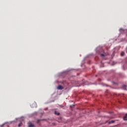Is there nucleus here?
I'll use <instances>...</instances> for the list:
<instances>
[{
    "label": "nucleus",
    "instance_id": "1",
    "mask_svg": "<svg viewBox=\"0 0 127 127\" xmlns=\"http://www.w3.org/2000/svg\"><path fill=\"white\" fill-rule=\"evenodd\" d=\"M58 90H63L64 89V87L62 86V85H59L57 87Z\"/></svg>",
    "mask_w": 127,
    "mask_h": 127
},
{
    "label": "nucleus",
    "instance_id": "2",
    "mask_svg": "<svg viewBox=\"0 0 127 127\" xmlns=\"http://www.w3.org/2000/svg\"><path fill=\"white\" fill-rule=\"evenodd\" d=\"M28 127H34V125L31 122H29L28 123Z\"/></svg>",
    "mask_w": 127,
    "mask_h": 127
},
{
    "label": "nucleus",
    "instance_id": "3",
    "mask_svg": "<svg viewBox=\"0 0 127 127\" xmlns=\"http://www.w3.org/2000/svg\"><path fill=\"white\" fill-rule=\"evenodd\" d=\"M122 89H123V90H127V86L126 85H123Z\"/></svg>",
    "mask_w": 127,
    "mask_h": 127
},
{
    "label": "nucleus",
    "instance_id": "4",
    "mask_svg": "<svg viewBox=\"0 0 127 127\" xmlns=\"http://www.w3.org/2000/svg\"><path fill=\"white\" fill-rule=\"evenodd\" d=\"M124 121H127V114L124 117Z\"/></svg>",
    "mask_w": 127,
    "mask_h": 127
},
{
    "label": "nucleus",
    "instance_id": "5",
    "mask_svg": "<svg viewBox=\"0 0 127 127\" xmlns=\"http://www.w3.org/2000/svg\"><path fill=\"white\" fill-rule=\"evenodd\" d=\"M55 115H57V116H59V115H60V113H57V112L55 111Z\"/></svg>",
    "mask_w": 127,
    "mask_h": 127
},
{
    "label": "nucleus",
    "instance_id": "6",
    "mask_svg": "<svg viewBox=\"0 0 127 127\" xmlns=\"http://www.w3.org/2000/svg\"><path fill=\"white\" fill-rule=\"evenodd\" d=\"M114 123H115V121H111V122H109V124H114Z\"/></svg>",
    "mask_w": 127,
    "mask_h": 127
},
{
    "label": "nucleus",
    "instance_id": "7",
    "mask_svg": "<svg viewBox=\"0 0 127 127\" xmlns=\"http://www.w3.org/2000/svg\"><path fill=\"white\" fill-rule=\"evenodd\" d=\"M121 56H124V55H125V52H122L121 53Z\"/></svg>",
    "mask_w": 127,
    "mask_h": 127
},
{
    "label": "nucleus",
    "instance_id": "8",
    "mask_svg": "<svg viewBox=\"0 0 127 127\" xmlns=\"http://www.w3.org/2000/svg\"><path fill=\"white\" fill-rule=\"evenodd\" d=\"M101 57H104L105 55H104V54H101Z\"/></svg>",
    "mask_w": 127,
    "mask_h": 127
},
{
    "label": "nucleus",
    "instance_id": "9",
    "mask_svg": "<svg viewBox=\"0 0 127 127\" xmlns=\"http://www.w3.org/2000/svg\"><path fill=\"white\" fill-rule=\"evenodd\" d=\"M21 125H22V123H20L18 124V127H21Z\"/></svg>",
    "mask_w": 127,
    "mask_h": 127
},
{
    "label": "nucleus",
    "instance_id": "10",
    "mask_svg": "<svg viewBox=\"0 0 127 127\" xmlns=\"http://www.w3.org/2000/svg\"><path fill=\"white\" fill-rule=\"evenodd\" d=\"M37 123H38V124L39 123H40V120H37Z\"/></svg>",
    "mask_w": 127,
    "mask_h": 127
},
{
    "label": "nucleus",
    "instance_id": "11",
    "mask_svg": "<svg viewBox=\"0 0 127 127\" xmlns=\"http://www.w3.org/2000/svg\"><path fill=\"white\" fill-rule=\"evenodd\" d=\"M3 126H4V124H3L2 125H0V127H3Z\"/></svg>",
    "mask_w": 127,
    "mask_h": 127
},
{
    "label": "nucleus",
    "instance_id": "12",
    "mask_svg": "<svg viewBox=\"0 0 127 127\" xmlns=\"http://www.w3.org/2000/svg\"><path fill=\"white\" fill-rule=\"evenodd\" d=\"M113 84H115V82H113Z\"/></svg>",
    "mask_w": 127,
    "mask_h": 127
}]
</instances>
